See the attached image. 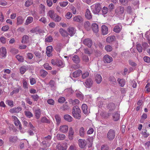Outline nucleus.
<instances>
[{
	"label": "nucleus",
	"instance_id": "obj_56",
	"mask_svg": "<svg viewBox=\"0 0 150 150\" xmlns=\"http://www.w3.org/2000/svg\"><path fill=\"white\" fill-rule=\"evenodd\" d=\"M29 38V36L27 35H24L23 36L22 41V43H25L27 40Z\"/></svg>",
	"mask_w": 150,
	"mask_h": 150
},
{
	"label": "nucleus",
	"instance_id": "obj_5",
	"mask_svg": "<svg viewBox=\"0 0 150 150\" xmlns=\"http://www.w3.org/2000/svg\"><path fill=\"white\" fill-rule=\"evenodd\" d=\"M115 132L112 129H110L108 131L107 135V137L110 141L112 140L115 137Z\"/></svg>",
	"mask_w": 150,
	"mask_h": 150
},
{
	"label": "nucleus",
	"instance_id": "obj_50",
	"mask_svg": "<svg viewBox=\"0 0 150 150\" xmlns=\"http://www.w3.org/2000/svg\"><path fill=\"white\" fill-rule=\"evenodd\" d=\"M56 66L58 67H63L64 66V64L63 62L61 60H58L56 61Z\"/></svg>",
	"mask_w": 150,
	"mask_h": 150
},
{
	"label": "nucleus",
	"instance_id": "obj_27",
	"mask_svg": "<svg viewBox=\"0 0 150 150\" xmlns=\"http://www.w3.org/2000/svg\"><path fill=\"white\" fill-rule=\"evenodd\" d=\"M117 81L121 87H123L125 84V80L123 79H121L120 78H118L117 79Z\"/></svg>",
	"mask_w": 150,
	"mask_h": 150
},
{
	"label": "nucleus",
	"instance_id": "obj_54",
	"mask_svg": "<svg viewBox=\"0 0 150 150\" xmlns=\"http://www.w3.org/2000/svg\"><path fill=\"white\" fill-rule=\"evenodd\" d=\"M45 69L47 70H51L52 67L48 63L45 64L43 65Z\"/></svg>",
	"mask_w": 150,
	"mask_h": 150
},
{
	"label": "nucleus",
	"instance_id": "obj_31",
	"mask_svg": "<svg viewBox=\"0 0 150 150\" xmlns=\"http://www.w3.org/2000/svg\"><path fill=\"white\" fill-rule=\"evenodd\" d=\"M69 103L70 104L73 105H75L78 104L80 102L77 99H75L74 100L70 99L69 100Z\"/></svg>",
	"mask_w": 150,
	"mask_h": 150
},
{
	"label": "nucleus",
	"instance_id": "obj_28",
	"mask_svg": "<svg viewBox=\"0 0 150 150\" xmlns=\"http://www.w3.org/2000/svg\"><path fill=\"white\" fill-rule=\"evenodd\" d=\"M60 33L63 37H67L68 36V34L66 30L63 28H60L59 30Z\"/></svg>",
	"mask_w": 150,
	"mask_h": 150
},
{
	"label": "nucleus",
	"instance_id": "obj_22",
	"mask_svg": "<svg viewBox=\"0 0 150 150\" xmlns=\"http://www.w3.org/2000/svg\"><path fill=\"white\" fill-rule=\"evenodd\" d=\"M95 78L96 82L98 84L100 83L102 80V77L100 74H96L95 76Z\"/></svg>",
	"mask_w": 150,
	"mask_h": 150
},
{
	"label": "nucleus",
	"instance_id": "obj_57",
	"mask_svg": "<svg viewBox=\"0 0 150 150\" xmlns=\"http://www.w3.org/2000/svg\"><path fill=\"white\" fill-rule=\"evenodd\" d=\"M23 85L24 88H28V83L26 79H23Z\"/></svg>",
	"mask_w": 150,
	"mask_h": 150
},
{
	"label": "nucleus",
	"instance_id": "obj_52",
	"mask_svg": "<svg viewBox=\"0 0 150 150\" xmlns=\"http://www.w3.org/2000/svg\"><path fill=\"white\" fill-rule=\"evenodd\" d=\"M137 49L139 52H141L142 51V48L140 44H138L136 45Z\"/></svg>",
	"mask_w": 150,
	"mask_h": 150
},
{
	"label": "nucleus",
	"instance_id": "obj_21",
	"mask_svg": "<svg viewBox=\"0 0 150 150\" xmlns=\"http://www.w3.org/2000/svg\"><path fill=\"white\" fill-rule=\"evenodd\" d=\"M91 27L93 32L95 33H97L99 31L98 25L96 23L92 24Z\"/></svg>",
	"mask_w": 150,
	"mask_h": 150
},
{
	"label": "nucleus",
	"instance_id": "obj_35",
	"mask_svg": "<svg viewBox=\"0 0 150 150\" xmlns=\"http://www.w3.org/2000/svg\"><path fill=\"white\" fill-rule=\"evenodd\" d=\"M72 59L73 62L76 63H78L80 61V59L79 57L76 55L73 56Z\"/></svg>",
	"mask_w": 150,
	"mask_h": 150
},
{
	"label": "nucleus",
	"instance_id": "obj_29",
	"mask_svg": "<svg viewBox=\"0 0 150 150\" xmlns=\"http://www.w3.org/2000/svg\"><path fill=\"white\" fill-rule=\"evenodd\" d=\"M6 49L5 47H2L0 49V55L4 57L6 56Z\"/></svg>",
	"mask_w": 150,
	"mask_h": 150
},
{
	"label": "nucleus",
	"instance_id": "obj_10",
	"mask_svg": "<svg viewBox=\"0 0 150 150\" xmlns=\"http://www.w3.org/2000/svg\"><path fill=\"white\" fill-rule=\"evenodd\" d=\"M93 83L92 79L90 78L87 79L85 82V85L86 87L88 88H91Z\"/></svg>",
	"mask_w": 150,
	"mask_h": 150
},
{
	"label": "nucleus",
	"instance_id": "obj_49",
	"mask_svg": "<svg viewBox=\"0 0 150 150\" xmlns=\"http://www.w3.org/2000/svg\"><path fill=\"white\" fill-rule=\"evenodd\" d=\"M16 57L19 62H23L24 58L22 56L18 54L16 55Z\"/></svg>",
	"mask_w": 150,
	"mask_h": 150
},
{
	"label": "nucleus",
	"instance_id": "obj_51",
	"mask_svg": "<svg viewBox=\"0 0 150 150\" xmlns=\"http://www.w3.org/2000/svg\"><path fill=\"white\" fill-rule=\"evenodd\" d=\"M53 38L50 35L46 38L45 39V42H50L52 41Z\"/></svg>",
	"mask_w": 150,
	"mask_h": 150
},
{
	"label": "nucleus",
	"instance_id": "obj_62",
	"mask_svg": "<svg viewBox=\"0 0 150 150\" xmlns=\"http://www.w3.org/2000/svg\"><path fill=\"white\" fill-rule=\"evenodd\" d=\"M6 103H7L8 105L12 107L13 106V101L10 100H7L6 101Z\"/></svg>",
	"mask_w": 150,
	"mask_h": 150
},
{
	"label": "nucleus",
	"instance_id": "obj_16",
	"mask_svg": "<svg viewBox=\"0 0 150 150\" xmlns=\"http://www.w3.org/2000/svg\"><path fill=\"white\" fill-rule=\"evenodd\" d=\"M24 19L21 16H19L17 18L16 25H19L22 24L23 23Z\"/></svg>",
	"mask_w": 150,
	"mask_h": 150
},
{
	"label": "nucleus",
	"instance_id": "obj_36",
	"mask_svg": "<svg viewBox=\"0 0 150 150\" xmlns=\"http://www.w3.org/2000/svg\"><path fill=\"white\" fill-rule=\"evenodd\" d=\"M15 125L16 126H18L21 123L18 118L16 116H12Z\"/></svg>",
	"mask_w": 150,
	"mask_h": 150
},
{
	"label": "nucleus",
	"instance_id": "obj_11",
	"mask_svg": "<svg viewBox=\"0 0 150 150\" xmlns=\"http://www.w3.org/2000/svg\"><path fill=\"white\" fill-rule=\"evenodd\" d=\"M79 145V147L82 149L84 148L86 146L87 142L85 139H79L78 140Z\"/></svg>",
	"mask_w": 150,
	"mask_h": 150
},
{
	"label": "nucleus",
	"instance_id": "obj_17",
	"mask_svg": "<svg viewBox=\"0 0 150 150\" xmlns=\"http://www.w3.org/2000/svg\"><path fill=\"white\" fill-rule=\"evenodd\" d=\"M103 59L105 62L110 63L112 61V58L108 55H106L103 57Z\"/></svg>",
	"mask_w": 150,
	"mask_h": 150
},
{
	"label": "nucleus",
	"instance_id": "obj_40",
	"mask_svg": "<svg viewBox=\"0 0 150 150\" xmlns=\"http://www.w3.org/2000/svg\"><path fill=\"white\" fill-rule=\"evenodd\" d=\"M40 76L43 77H45L48 74L47 72L44 69H41L40 72Z\"/></svg>",
	"mask_w": 150,
	"mask_h": 150
},
{
	"label": "nucleus",
	"instance_id": "obj_7",
	"mask_svg": "<svg viewBox=\"0 0 150 150\" xmlns=\"http://www.w3.org/2000/svg\"><path fill=\"white\" fill-rule=\"evenodd\" d=\"M68 126L67 125H61L59 129V131L63 133H67L68 129Z\"/></svg>",
	"mask_w": 150,
	"mask_h": 150
},
{
	"label": "nucleus",
	"instance_id": "obj_33",
	"mask_svg": "<svg viewBox=\"0 0 150 150\" xmlns=\"http://www.w3.org/2000/svg\"><path fill=\"white\" fill-rule=\"evenodd\" d=\"M84 26L86 30H89L91 28V25L89 21H86L84 23Z\"/></svg>",
	"mask_w": 150,
	"mask_h": 150
},
{
	"label": "nucleus",
	"instance_id": "obj_18",
	"mask_svg": "<svg viewBox=\"0 0 150 150\" xmlns=\"http://www.w3.org/2000/svg\"><path fill=\"white\" fill-rule=\"evenodd\" d=\"M101 31L103 35H107L108 33V27L105 25H102L101 26Z\"/></svg>",
	"mask_w": 150,
	"mask_h": 150
},
{
	"label": "nucleus",
	"instance_id": "obj_44",
	"mask_svg": "<svg viewBox=\"0 0 150 150\" xmlns=\"http://www.w3.org/2000/svg\"><path fill=\"white\" fill-rule=\"evenodd\" d=\"M40 10L41 13H44L45 12V7L44 5L40 4L39 5Z\"/></svg>",
	"mask_w": 150,
	"mask_h": 150
},
{
	"label": "nucleus",
	"instance_id": "obj_43",
	"mask_svg": "<svg viewBox=\"0 0 150 150\" xmlns=\"http://www.w3.org/2000/svg\"><path fill=\"white\" fill-rule=\"evenodd\" d=\"M57 137L59 140H62L65 138V136L63 134H57Z\"/></svg>",
	"mask_w": 150,
	"mask_h": 150
},
{
	"label": "nucleus",
	"instance_id": "obj_20",
	"mask_svg": "<svg viewBox=\"0 0 150 150\" xmlns=\"http://www.w3.org/2000/svg\"><path fill=\"white\" fill-rule=\"evenodd\" d=\"M68 34L71 36H73L75 33V28L73 27H69L67 29Z\"/></svg>",
	"mask_w": 150,
	"mask_h": 150
},
{
	"label": "nucleus",
	"instance_id": "obj_46",
	"mask_svg": "<svg viewBox=\"0 0 150 150\" xmlns=\"http://www.w3.org/2000/svg\"><path fill=\"white\" fill-rule=\"evenodd\" d=\"M115 37L114 36H109L107 38L106 41L108 43H110L114 41Z\"/></svg>",
	"mask_w": 150,
	"mask_h": 150
},
{
	"label": "nucleus",
	"instance_id": "obj_14",
	"mask_svg": "<svg viewBox=\"0 0 150 150\" xmlns=\"http://www.w3.org/2000/svg\"><path fill=\"white\" fill-rule=\"evenodd\" d=\"M85 17L88 20H90L92 18L91 13L88 9H87L86 10Z\"/></svg>",
	"mask_w": 150,
	"mask_h": 150
},
{
	"label": "nucleus",
	"instance_id": "obj_63",
	"mask_svg": "<svg viewBox=\"0 0 150 150\" xmlns=\"http://www.w3.org/2000/svg\"><path fill=\"white\" fill-rule=\"evenodd\" d=\"M31 97L32 98L33 100L35 101H37L39 98V96L37 95H32L31 96Z\"/></svg>",
	"mask_w": 150,
	"mask_h": 150
},
{
	"label": "nucleus",
	"instance_id": "obj_9",
	"mask_svg": "<svg viewBox=\"0 0 150 150\" xmlns=\"http://www.w3.org/2000/svg\"><path fill=\"white\" fill-rule=\"evenodd\" d=\"M122 28V26L121 24L120 23H118L116 24L115 26L113 29V31L115 33H119L120 32Z\"/></svg>",
	"mask_w": 150,
	"mask_h": 150
},
{
	"label": "nucleus",
	"instance_id": "obj_32",
	"mask_svg": "<svg viewBox=\"0 0 150 150\" xmlns=\"http://www.w3.org/2000/svg\"><path fill=\"white\" fill-rule=\"evenodd\" d=\"M120 115L117 112H115L113 114L112 116L113 119L115 121H117L120 118Z\"/></svg>",
	"mask_w": 150,
	"mask_h": 150
},
{
	"label": "nucleus",
	"instance_id": "obj_55",
	"mask_svg": "<svg viewBox=\"0 0 150 150\" xmlns=\"http://www.w3.org/2000/svg\"><path fill=\"white\" fill-rule=\"evenodd\" d=\"M68 1H63L60 2L59 3L60 6L64 7H66L68 4Z\"/></svg>",
	"mask_w": 150,
	"mask_h": 150
},
{
	"label": "nucleus",
	"instance_id": "obj_64",
	"mask_svg": "<svg viewBox=\"0 0 150 150\" xmlns=\"http://www.w3.org/2000/svg\"><path fill=\"white\" fill-rule=\"evenodd\" d=\"M89 75V73L88 72L86 71L82 74V78L83 79H84L88 77Z\"/></svg>",
	"mask_w": 150,
	"mask_h": 150
},
{
	"label": "nucleus",
	"instance_id": "obj_4",
	"mask_svg": "<svg viewBox=\"0 0 150 150\" xmlns=\"http://www.w3.org/2000/svg\"><path fill=\"white\" fill-rule=\"evenodd\" d=\"M51 139L52 136L50 135H48L45 137L43 138V141L42 143V144L45 147H49L50 145Z\"/></svg>",
	"mask_w": 150,
	"mask_h": 150
},
{
	"label": "nucleus",
	"instance_id": "obj_58",
	"mask_svg": "<svg viewBox=\"0 0 150 150\" xmlns=\"http://www.w3.org/2000/svg\"><path fill=\"white\" fill-rule=\"evenodd\" d=\"M105 49L108 52H110L112 50V47L109 45L106 46L105 47Z\"/></svg>",
	"mask_w": 150,
	"mask_h": 150
},
{
	"label": "nucleus",
	"instance_id": "obj_41",
	"mask_svg": "<svg viewBox=\"0 0 150 150\" xmlns=\"http://www.w3.org/2000/svg\"><path fill=\"white\" fill-rule=\"evenodd\" d=\"M82 109L83 111V112L84 114H87V106L86 104H83L82 105Z\"/></svg>",
	"mask_w": 150,
	"mask_h": 150
},
{
	"label": "nucleus",
	"instance_id": "obj_24",
	"mask_svg": "<svg viewBox=\"0 0 150 150\" xmlns=\"http://www.w3.org/2000/svg\"><path fill=\"white\" fill-rule=\"evenodd\" d=\"M27 66H23L20 68V71L21 74H23L28 69Z\"/></svg>",
	"mask_w": 150,
	"mask_h": 150
},
{
	"label": "nucleus",
	"instance_id": "obj_6",
	"mask_svg": "<svg viewBox=\"0 0 150 150\" xmlns=\"http://www.w3.org/2000/svg\"><path fill=\"white\" fill-rule=\"evenodd\" d=\"M83 43L84 45L89 48L91 47L93 45V42L92 40L89 38L85 39L83 40Z\"/></svg>",
	"mask_w": 150,
	"mask_h": 150
},
{
	"label": "nucleus",
	"instance_id": "obj_48",
	"mask_svg": "<svg viewBox=\"0 0 150 150\" xmlns=\"http://www.w3.org/2000/svg\"><path fill=\"white\" fill-rule=\"evenodd\" d=\"M85 134V131L84 128L81 127L79 129V135L81 137H84Z\"/></svg>",
	"mask_w": 150,
	"mask_h": 150
},
{
	"label": "nucleus",
	"instance_id": "obj_39",
	"mask_svg": "<svg viewBox=\"0 0 150 150\" xmlns=\"http://www.w3.org/2000/svg\"><path fill=\"white\" fill-rule=\"evenodd\" d=\"M33 3V0H27L26 1L25 4V6L28 7L32 5Z\"/></svg>",
	"mask_w": 150,
	"mask_h": 150
},
{
	"label": "nucleus",
	"instance_id": "obj_37",
	"mask_svg": "<svg viewBox=\"0 0 150 150\" xmlns=\"http://www.w3.org/2000/svg\"><path fill=\"white\" fill-rule=\"evenodd\" d=\"M56 14L55 13L54 11L53 10H50L48 12V15L52 19L54 18V16Z\"/></svg>",
	"mask_w": 150,
	"mask_h": 150
},
{
	"label": "nucleus",
	"instance_id": "obj_53",
	"mask_svg": "<svg viewBox=\"0 0 150 150\" xmlns=\"http://www.w3.org/2000/svg\"><path fill=\"white\" fill-rule=\"evenodd\" d=\"M39 21L43 23L44 24H46L47 23V19L45 17H42L39 20Z\"/></svg>",
	"mask_w": 150,
	"mask_h": 150
},
{
	"label": "nucleus",
	"instance_id": "obj_34",
	"mask_svg": "<svg viewBox=\"0 0 150 150\" xmlns=\"http://www.w3.org/2000/svg\"><path fill=\"white\" fill-rule=\"evenodd\" d=\"M33 18L32 17H28L26 20L25 24L26 25H28L29 24L31 23L33 21Z\"/></svg>",
	"mask_w": 150,
	"mask_h": 150
},
{
	"label": "nucleus",
	"instance_id": "obj_61",
	"mask_svg": "<svg viewBox=\"0 0 150 150\" xmlns=\"http://www.w3.org/2000/svg\"><path fill=\"white\" fill-rule=\"evenodd\" d=\"M25 115L28 117L30 118L33 116V114L30 111L25 112Z\"/></svg>",
	"mask_w": 150,
	"mask_h": 150
},
{
	"label": "nucleus",
	"instance_id": "obj_60",
	"mask_svg": "<svg viewBox=\"0 0 150 150\" xmlns=\"http://www.w3.org/2000/svg\"><path fill=\"white\" fill-rule=\"evenodd\" d=\"M47 102L49 104L52 105H54V100L52 99H48Z\"/></svg>",
	"mask_w": 150,
	"mask_h": 150
},
{
	"label": "nucleus",
	"instance_id": "obj_26",
	"mask_svg": "<svg viewBox=\"0 0 150 150\" xmlns=\"http://www.w3.org/2000/svg\"><path fill=\"white\" fill-rule=\"evenodd\" d=\"M107 108L109 111L113 110L115 108V105L113 103H110L107 106Z\"/></svg>",
	"mask_w": 150,
	"mask_h": 150
},
{
	"label": "nucleus",
	"instance_id": "obj_45",
	"mask_svg": "<svg viewBox=\"0 0 150 150\" xmlns=\"http://www.w3.org/2000/svg\"><path fill=\"white\" fill-rule=\"evenodd\" d=\"M109 80L111 83L115 85L116 83V80L113 76H110L109 78Z\"/></svg>",
	"mask_w": 150,
	"mask_h": 150
},
{
	"label": "nucleus",
	"instance_id": "obj_15",
	"mask_svg": "<svg viewBox=\"0 0 150 150\" xmlns=\"http://www.w3.org/2000/svg\"><path fill=\"white\" fill-rule=\"evenodd\" d=\"M21 110L22 108L18 106L17 108L14 107L10 109L9 110V112L12 113H18Z\"/></svg>",
	"mask_w": 150,
	"mask_h": 150
},
{
	"label": "nucleus",
	"instance_id": "obj_1",
	"mask_svg": "<svg viewBox=\"0 0 150 150\" xmlns=\"http://www.w3.org/2000/svg\"><path fill=\"white\" fill-rule=\"evenodd\" d=\"M72 116L75 118L80 120L81 117V111L79 107L77 105L74 106L72 110Z\"/></svg>",
	"mask_w": 150,
	"mask_h": 150
},
{
	"label": "nucleus",
	"instance_id": "obj_19",
	"mask_svg": "<svg viewBox=\"0 0 150 150\" xmlns=\"http://www.w3.org/2000/svg\"><path fill=\"white\" fill-rule=\"evenodd\" d=\"M74 132L72 127H70L68 137L70 140H72L73 138Z\"/></svg>",
	"mask_w": 150,
	"mask_h": 150
},
{
	"label": "nucleus",
	"instance_id": "obj_38",
	"mask_svg": "<svg viewBox=\"0 0 150 150\" xmlns=\"http://www.w3.org/2000/svg\"><path fill=\"white\" fill-rule=\"evenodd\" d=\"M55 119L56 121V124L59 125L61 122V119L60 116L58 115H55Z\"/></svg>",
	"mask_w": 150,
	"mask_h": 150
},
{
	"label": "nucleus",
	"instance_id": "obj_13",
	"mask_svg": "<svg viewBox=\"0 0 150 150\" xmlns=\"http://www.w3.org/2000/svg\"><path fill=\"white\" fill-rule=\"evenodd\" d=\"M73 20L75 22L81 23L83 21V18L81 16L78 15L74 16L73 18Z\"/></svg>",
	"mask_w": 150,
	"mask_h": 150
},
{
	"label": "nucleus",
	"instance_id": "obj_42",
	"mask_svg": "<svg viewBox=\"0 0 150 150\" xmlns=\"http://www.w3.org/2000/svg\"><path fill=\"white\" fill-rule=\"evenodd\" d=\"M61 17L56 14L54 16V18H53L52 19L56 22H59L61 20Z\"/></svg>",
	"mask_w": 150,
	"mask_h": 150
},
{
	"label": "nucleus",
	"instance_id": "obj_8",
	"mask_svg": "<svg viewBox=\"0 0 150 150\" xmlns=\"http://www.w3.org/2000/svg\"><path fill=\"white\" fill-rule=\"evenodd\" d=\"M30 32L32 33L37 34L39 33H42V30L39 26H37L31 30Z\"/></svg>",
	"mask_w": 150,
	"mask_h": 150
},
{
	"label": "nucleus",
	"instance_id": "obj_3",
	"mask_svg": "<svg viewBox=\"0 0 150 150\" xmlns=\"http://www.w3.org/2000/svg\"><path fill=\"white\" fill-rule=\"evenodd\" d=\"M91 8L93 12L95 14H98L101 9L100 4L98 3L93 5Z\"/></svg>",
	"mask_w": 150,
	"mask_h": 150
},
{
	"label": "nucleus",
	"instance_id": "obj_47",
	"mask_svg": "<svg viewBox=\"0 0 150 150\" xmlns=\"http://www.w3.org/2000/svg\"><path fill=\"white\" fill-rule=\"evenodd\" d=\"M17 140V138L16 137L11 136L9 138V141L11 143H15Z\"/></svg>",
	"mask_w": 150,
	"mask_h": 150
},
{
	"label": "nucleus",
	"instance_id": "obj_2",
	"mask_svg": "<svg viewBox=\"0 0 150 150\" xmlns=\"http://www.w3.org/2000/svg\"><path fill=\"white\" fill-rule=\"evenodd\" d=\"M125 13V9L123 7L119 6L116 8L115 10V14L116 16L120 17L122 16H124Z\"/></svg>",
	"mask_w": 150,
	"mask_h": 150
},
{
	"label": "nucleus",
	"instance_id": "obj_30",
	"mask_svg": "<svg viewBox=\"0 0 150 150\" xmlns=\"http://www.w3.org/2000/svg\"><path fill=\"white\" fill-rule=\"evenodd\" d=\"M35 114L36 119H38L40 116L41 110L39 109H37L35 110Z\"/></svg>",
	"mask_w": 150,
	"mask_h": 150
},
{
	"label": "nucleus",
	"instance_id": "obj_12",
	"mask_svg": "<svg viewBox=\"0 0 150 150\" xmlns=\"http://www.w3.org/2000/svg\"><path fill=\"white\" fill-rule=\"evenodd\" d=\"M53 49V47L52 46H49L47 47L46 52L48 57L52 56V52Z\"/></svg>",
	"mask_w": 150,
	"mask_h": 150
},
{
	"label": "nucleus",
	"instance_id": "obj_23",
	"mask_svg": "<svg viewBox=\"0 0 150 150\" xmlns=\"http://www.w3.org/2000/svg\"><path fill=\"white\" fill-rule=\"evenodd\" d=\"M81 72L82 71L80 69L77 70L73 73V76L74 78L80 76Z\"/></svg>",
	"mask_w": 150,
	"mask_h": 150
},
{
	"label": "nucleus",
	"instance_id": "obj_25",
	"mask_svg": "<svg viewBox=\"0 0 150 150\" xmlns=\"http://www.w3.org/2000/svg\"><path fill=\"white\" fill-rule=\"evenodd\" d=\"M64 118L66 121L69 122L72 121L73 119L71 116L68 114L64 115Z\"/></svg>",
	"mask_w": 150,
	"mask_h": 150
},
{
	"label": "nucleus",
	"instance_id": "obj_59",
	"mask_svg": "<svg viewBox=\"0 0 150 150\" xmlns=\"http://www.w3.org/2000/svg\"><path fill=\"white\" fill-rule=\"evenodd\" d=\"M57 150H65L64 147L62 146L60 144H59L56 147Z\"/></svg>",
	"mask_w": 150,
	"mask_h": 150
}]
</instances>
